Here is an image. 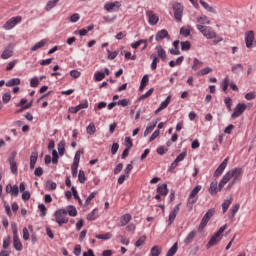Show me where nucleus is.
<instances>
[{
  "label": "nucleus",
  "mask_w": 256,
  "mask_h": 256,
  "mask_svg": "<svg viewBox=\"0 0 256 256\" xmlns=\"http://www.w3.org/2000/svg\"><path fill=\"white\" fill-rule=\"evenodd\" d=\"M21 21H23V18L21 16L12 17L3 25V29H5L6 31H11V29H13L15 25L21 23Z\"/></svg>",
  "instance_id": "obj_8"
},
{
  "label": "nucleus",
  "mask_w": 256,
  "mask_h": 256,
  "mask_svg": "<svg viewBox=\"0 0 256 256\" xmlns=\"http://www.w3.org/2000/svg\"><path fill=\"white\" fill-rule=\"evenodd\" d=\"M86 131H87L88 135H95V132L97 131V128H95V124L90 123L87 126Z\"/></svg>",
  "instance_id": "obj_40"
},
{
  "label": "nucleus",
  "mask_w": 256,
  "mask_h": 256,
  "mask_svg": "<svg viewBox=\"0 0 256 256\" xmlns=\"http://www.w3.org/2000/svg\"><path fill=\"white\" fill-rule=\"evenodd\" d=\"M79 19H81V16L79 15V13H75L70 17V23H77Z\"/></svg>",
  "instance_id": "obj_62"
},
{
  "label": "nucleus",
  "mask_w": 256,
  "mask_h": 256,
  "mask_svg": "<svg viewBox=\"0 0 256 256\" xmlns=\"http://www.w3.org/2000/svg\"><path fill=\"white\" fill-rule=\"evenodd\" d=\"M13 247L16 251H23V243H21L19 236L13 237Z\"/></svg>",
  "instance_id": "obj_20"
},
{
  "label": "nucleus",
  "mask_w": 256,
  "mask_h": 256,
  "mask_svg": "<svg viewBox=\"0 0 256 256\" xmlns=\"http://www.w3.org/2000/svg\"><path fill=\"white\" fill-rule=\"evenodd\" d=\"M253 41H255V32L253 31L246 32L245 43L248 49H251V47H253Z\"/></svg>",
  "instance_id": "obj_15"
},
{
  "label": "nucleus",
  "mask_w": 256,
  "mask_h": 256,
  "mask_svg": "<svg viewBox=\"0 0 256 256\" xmlns=\"http://www.w3.org/2000/svg\"><path fill=\"white\" fill-rule=\"evenodd\" d=\"M163 251V248L161 246H153L151 249H150V254L149 256H159L161 255Z\"/></svg>",
  "instance_id": "obj_24"
},
{
  "label": "nucleus",
  "mask_w": 256,
  "mask_h": 256,
  "mask_svg": "<svg viewBox=\"0 0 256 256\" xmlns=\"http://www.w3.org/2000/svg\"><path fill=\"white\" fill-rule=\"evenodd\" d=\"M70 76L73 79H79L81 77V73L79 72V70H71L70 71Z\"/></svg>",
  "instance_id": "obj_59"
},
{
  "label": "nucleus",
  "mask_w": 256,
  "mask_h": 256,
  "mask_svg": "<svg viewBox=\"0 0 256 256\" xmlns=\"http://www.w3.org/2000/svg\"><path fill=\"white\" fill-rule=\"evenodd\" d=\"M211 71H213V69H211L210 67H206L204 69H201L197 75H209V73H211Z\"/></svg>",
  "instance_id": "obj_56"
},
{
  "label": "nucleus",
  "mask_w": 256,
  "mask_h": 256,
  "mask_svg": "<svg viewBox=\"0 0 256 256\" xmlns=\"http://www.w3.org/2000/svg\"><path fill=\"white\" fill-rule=\"evenodd\" d=\"M201 67H203V62L197 58H194L192 65L193 71H197V69H201Z\"/></svg>",
  "instance_id": "obj_38"
},
{
  "label": "nucleus",
  "mask_w": 256,
  "mask_h": 256,
  "mask_svg": "<svg viewBox=\"0 0 256 256\" xmlns=\"http://www.w3.org/2000/svg\"><path fill=\"white\" fill-rule=\"evenodd\" d=\"M17 63H19V60H13L9 62L6 66V71H13V68L15 67V65H17Z\"/></svg>",
  "instance_id": "obj_52"
},
{
  "label": "nucleus",
  "mask_w": 256,
  "mask_h": 256,
  "mask_svg": "<svg viewBox=\"0 0 256 256\" xmlns=\"http://www.w3.org/2000/svg\"><path fill=\"white\" fill-rule=\"evenodd\" d=\"M231 71H232V73H235V74L241 73V71H243V65L235 64L232 66Z\"/></svg>",
  "instance_id": "obj_41"
},
{
  "label": "nucleus",
  "mask_w": 256,
  "mask_h": 256,
  "mask_svg": "<svg viewBox=\"0 0 256 256\" xmlns=\"http://www.w3.org/2000/svg\"><path fill=\"white\" fill-rule=\"evenodd\" d=\"M39 155L37 152H32L30 156V169H35V163H37Z\"/></svg>",
  "instance_id": "obj_29"
},
{
  "label": "nucleus",
  "mask_w": 256,
  "mask_h": 256,
  "mask_svg": "<svg viewBox=\"0 0 256 256\" xmlns=\"http://www.w3.org/2000/svg\"><path fill=\"white\" fill-rule=\"evenodd\" d=\"M39 86V78L34 77L30 80V87H38Z\"/></svg>",
  "instance_id": "obj_61"
},
{
  "label": "nucleus",
  "mask_w": 256,
  "mask_h": 256,
  "mask_svg": "<svg viewBox=\"0 0 256 256\" xmlns=\"http://www.w3.org/2000/svg\"><path fill=\"white\" fill-rule=\"evenodd\" d=\"M15 85H21V79L13 78L6 82V87H15Z\"/></svg>",
  "instance_id": "obj_36"
},
{
  "label": "nucleus",
  "mask_w": 256,
  "mask_h": 256,
  "mask_svg": "<svg viewBox=\"0 0 256 256\" xmlns=\"http://www.w3.org/2000/svg\"><path fill=\"white\" fill-rule=\"evenodd\" d=\"M95 237L96 239H102V241H108V239L113 237V234L111 232H107L105 234H98Z\"/></svg>",
  "instance_id": "obj_35"
},
{
  "label": "nucleus",
  "mask_w": 256,
  "mask_h": 256,
  "mask_svg": "<svg viewBox=\"0 0 256 256\" xmlns=\"http://www.w3.org/2000/svg\"><path fill=\"white\" fill-rule=\"evenodd\" d=\"M180 35H183V37H189L191 35V26L182 27L180 29Z\"/></svg>",
  "instance_id": "obj_37"
},
{
  "label": "nucleus",
  "mask_w": 256,
  "mask_h": 256,
  "mask_svg": "<svg viewBox=\"0 0 256 256\" xmlns=\"http://www.w3.org/2000/svg\"><path fill=\"white\" fill-rule=\"evenodd\" d=\"M99 217V212L97 211V208L92 210L88 215H87V220L88 221H95Z\"/></svg>",
  "instance_id": "obj_33"
},
{
  "label": "nucleus",
  "mask_w": 256,
  "mask_h": 256,
  "mask_svg": "<svg viewBox=\"0 0 256 256\" xmlns=\"http://www.w3.org/2000/svg\"><path fill=\"white\" fill-rule=\"evenodd\" d=\"M124 145L126 149H131V147H133V141L131 140V137L125 138Z\"/></svg>",
  "instance_id": "obj_57"
},
{
  "label": "nucleus",
  "mask_w": 256,
  "mask_h": 256,
  "mask_svg": "<svg viewBox=\"0 0 256 256\" xmlns=\"http://www.w3.org/2000/svg\"><path fill=\"white\" fill-rule=\"evenodd\" d=\"M224 103L229 111H231V107L233 105V100L230 97L225 98Z\"/></svg>",
  "instance_id": "obj_60"
},
{
  "label": "nucleus",
  "mask_w": 256,
  "mask_h": 256,
  "mask_svg": "<svg viewBox=\"0 0 256 256\" xmlns=\"http://www.w3.org/2000/svg\"><path fill=\"white\" fill-rule=\"evenodd\" d=\"M81 155H83V151L78 150V151L75 153L73 163H79V161H81Z\"/></svg>",
  "instance_id": "obj_58"
},
{
  "label": "nucleus",
  "mask_w": 256,
  "mask_h": 256,
  "mask_svg": "<svg viewBox=\"0 0 256 256\" xmlns=\"http://www.w3.org/2000/svg\"><path fill=\"white\" fill-rule=\"evenodd\" d=\"M221 87L224 92H227V89H229V77L228 76L222 81Z\"/></svg>",
  "instance_id": "obj_49"
},
{
  "label": "nucleus",
  "mask_w": 256,
  "mask_h": 256,
  "mask_svg": "<svg viewBox=\"0 0 256 256\" xmlns=\"http://www.w3.org/2000/svg\"><path fill=\"white\" fill-rule=\"evenodd\" d=\"M38 209L40 210L41 217H45V215H47V207H45L44 204H39Z\"/></svg>",
  "instance_id": "obj_55"
},
{
  "label": "nucleus",
  "mask_w": 256,
  "mask_h": 256,
  "mask_svg": "<svg viewBox=\"0 0 256 256\" xmlns=\"http://www.w3.org/2000/svg\"><path fill=\"white\" fill-rule=\"evenodd\" d=\"M145 241H147L146 236H141L136 242H135V247H141L145 245Z\"/></svg>",
  "instance_id": "obj_45"
},
{
  "label": "nucleus",
  "mask_w": 256,
  "mask_h": 256,
  "mask_svg": "<svg viewBox=\"0 0 256 256\" xmlns=\"http://www.w3.org/2000/svg\"><path fill=\"white\" fill-rule=\"evenodd\" d=\"M153 91H154L153 88L149 89L145 94L141 95L138 100L143 101V99H147L148 97H151L153 95Z\"/></svg>",
  "instance_id": "obj_47"
},
{
  "label": "nucleus",
  "mask_w": 256,
  "mask_h": 256,
  "mask_svg": "<svg viewBox=\"0 0 256 256\" xmlns=\"http://www.w3.org/2000/svg\"><path fill=\"white\" fill-rule=\"evenodd\" d=\"M47 45V39H42L40 42H37L34 46L30 48L31 51H38Z\"/></svg>",
  "instance_id": "obj_26"
},
{
  "label": "nucleus",
  "mask_w": 256,
  "mask_h": 256,
  "mask_svg": "<svg viewBox=\"0 0 256 256\" xmlns=\"http://www.w3.org/2000/svg\"><path fill=\"white\" fill-rule=\"evenodd\" d=\"M156 51H157V53H158V57H159L162 61H166V60H167V52L165 51V49H163V47L157 46V47H156Z\"/></svg>",
  "instance_id": "obj_22"
},
{
  "label": "nucleus",
  "mask_w": 256,
  "mask_h": 256,
  "mask_svg": "<svg viewBox=\"0 0 256 256\" xmlns=\"http://www.w3.org/2000/svg\"><path fill=\"white\" fill-rule=\"evenodd\" d=\"M131 219H133V217L131 216V214L126 213L124 215H122L120 217V227H125V225L129 224L131 222Z\"/></svg>",
  "instance_id": "obj_17"
},
{
  "label": "nucleus",
  "mask_w": 256,
  "mask_h": 256,
  "mask_svg": "<svg viewBox=\"0 0 256 256\" xmlns=\"http://www.w3.org/2000/svg\"><path fill=\"white\" fill-rule=\"evenodd\" d=\"M167 37H169V32L167 30L163 29V30L158 31L155 39H156V41H161L162 39H165Z\"/></svg>",
  "instance_id": "obj_25"
},
{
  "label": "nucleus",
  "mask_w": 256,
  "mask_h": 256,
  "mask_svg": "<svg viewBox=\"0 0 256 256\" xmlns=\"http://www.w3.org/2000/svg\"><path fill=\"white\" fill-rule=\"evenodd\" d=\"M104 9L109 13H111V11H119V9H121V2L119 1L108 2L104 5Z\"/></svg>",
  "instance_id": "obj_11"
},
{
  "label": "nucleus",
  "mask_w": 256,
  "mask_h": 256,
  "mask_svg": "<svg viewBox=\"0 0 256 256\" xmlns=\"http://www.w3.org/2000/svg\"><path fill=\"white\" fill-rule=\"evenodd\" d=\"M200 5H202L206 11H209V13H215V9L207 2H205V0H200Z\"/></svg>",
  "instance_id": "obj_39"
},
{
  "label": "nucleus",
  "mask_w": 256,
  "mask_h": 256,
  "mask_svg": "<svg viewBox=\"0 0 256 256\" xmlns=\"http://www.w3.org/2000/svg\"><path fill=\"white\" fill-rule=\"evenodd\" d=\"M222 189H219V184L217 185V181H213L210 184V188H209V193L212 196L217 195V193H219V191H221Z\"/></svg>",
  "instance_id": "obj_18"
},
{
  "label": "nucleus",
  "mask_w": 256,
  "mask_h": 256,
  "mask_svg": "<svg viewBox=\"0 0 256 256\" xmlns=\"http://www.w3.org/2000/svg\"><path fill=\"white\" fill-rule=\"evenodd\" d=\"M197 237V230H192L184 239L185 245H189V243H193V240Z\"/></svg>",
  "instance_id": "obj_21"
},
{
  "label": "nucleus",
  "mask_w": 256,
  "mask_h": 256,
  "mask_svg": "<svg viewBox=\"0 0 256 256\" xmlns=\"http://www.w3.org/2000/svg\"><path fill=\"white\" fill-rule=\"evenodd\" d=\"M213 215H215V209H210L206 212V214L203 216L200 222V225L198 227L199 233H201V231H203L205 227H207V223L211 221V217H213Z\"/></svg>",
  "instance_id": "obj_6"
},
{
  "label": "nucleus",
  "mask_w": 256,
  "mask_h": 256,
  "mask_svg": "<svg viewBox=\"0 0 256 256\" xmlns=\"http://www.w3.org/2000/svg\"><path fill=\"white\" fill-rule=\"evenodd\" d=\"M198 25H211V21L209 20V18L205 15H202L200 16L198 19H197Z\"/></svg>",
  "instance_id": "obj_34"
},
{
  "label": "nucleus",
  "mask_w": 256,
  "mask_h": 256,
  "mask_svg": "<svg viewBox=\"0 0 256 256\" xmlns=\"http://www.w3.org/2000/svg\"><path fill=\"white\" fill-rule=\"evenodd\" d=\"M152 63H151V69L152 71H155V69H157V63H159V57L155 56V55H151Z\"/></svg>",
  "instance_id": "obj_42"
},
{
  "label": "nucleus",
  "mask_w": 256,
  "mask_h": 256,
  "mask_svg": "<svg viewBox=\"0 0 256 256\" xmlns=\"http://www.w3.org/2000/svg\"><path fill=\"white\" fill-rule=\"evenodd\" d=\"M247 109V104L239 103L234 109V112L232 113L231 117L232 119H237V117H241L242 113H245Z\"/></svg>",
  "instance_id": "obj_9"
},
{
  "label": "nucleus",
  "mask_w": 256,
  "mask_h": 256,
  "mask_svg": "<svg viewBox=\"0 0 256 256\" xmlns=\"http://www.w3.org/2000/svg\"><path fill=\"white\" fill-rule=\"evenodd\" d=\"M181 204L176 205L169 213L168 217V225H173L175 219L177 218V215L179 214Z\"/></svg>",
  "instance_id": "obj_10"
},
{
  "label": "nucleus",
  "mask_w": 256,
  "mask_h": 256,
  "mask_svg": "<svg viewBox=\"0 0 256 256\" xmlns=\"http://www.w3.org/2000/svg\"><path fill=\"white\" fill-rule=\"evenodd\" d=\"M146 16L148 17L149 25H157L159 23V15L153 12V10L147 11Z\"/></svg>",
  "instance_id": "obj_13"
},
{
  "label": "nucleus",
  "mask_w": 256,
  "mask_h": 256,
  "mask_svg": "<svg viewBox=\"0 0 256 256\" xmlns=\"http://www.w3.org/2000/svg\"><path fill=\"white\" fill-rule=\"evenodd\" d=\"M107 53H108V59L110 61H113V59H115L117 57V55H119V50L111 52V50L107 49Z\"/></svg>",
  "instance_id": "obj_46"
},
{
  "label": "nucleus",
  "mask_w": 256,
  "mask_h": 256,
  "mask_svg": "<svg viewBox=\"0 0 256 256\" xmlns=\"http://www.w3.org/2000/svg\"><path fill=\"white\" fill-rule=\"evenodd\" d=\"M227 229V224H224L219 228V230L212 235L209 242L207 243L206 247L207 249H211V247H215L219 241L223 239V233H225V230Z\"/></svg>",
  "instance_id": "obj_2"
},
{
  "label": "nucleus",
  "mask_w": 256,
  "mask_h": 256,
  "mask_svg": "<svg viewBox=\"0 0 256 256\" xmlns=\"http://www.w3.org/2000/svg\"><path fill=\"white\" fill-rule=\"evenodd\" d=\"M55 221L58 223L59 227L66 225L69 223V217H67V210L65 209H58L54 213Z\"/></svg>",
  "instance_id": "obj_4"
},
{
  "label": "nucleus",
  "mask_w": 256,
  "mask_h": 256,
  "mask_svg": "<svg viewBox=\"0 0 256 256\" xmlns=\"http://www.w3.org/2000/svg\"><path fill=\"white\" fill-rule=\"evenodd\" d=\"M155 127H157V122L149 123L148 126L146 127L145 131H144V137H147V135L152 133L153 129H155Z\"/></svg>",
  "instance_id": "obj_28"
},
{
  "label": "nucleus",
  "mask_w": 256,
  "mask_h": 256,
  "mask_svg": "<svg viewBox=\"0 0 256 256\" xmlns=\"http://www.w3.org/2000/svg\"><path fill=\"white\" fill-rule=\"evenodd\" d=\"M242 177H243V168H233L223 176V178L219 182V189L220 190L223 189V187H225V185H227L229 181L232 180L231 183H229L228 185V189H231V187L234 186L237 183V181L242 179Z\"/></svg>",
  "instance_id": "obj_1"
},
{
  "label": "nucleus",
  "mask_w": 256,
  "mask_h": 256,
  "mask_svg": "<svg viewBox=\"0 0 256 256\" xmlns=\"http://www.w3.org/2000/svg\"><path fill=\"white\" fill-rule=\"evenodd\" d=\"M10 195H13V197H19V186L17 185L12 186L10 190Z\"/></svg>",
  "instance_id": "obj_48"
},
{
  "label": "nucleus",
  "mask_w": 256,
  "mask_h": 256,
  "mask_svg": "<svg viewBox=\"0 0 256 256\" xmlns=\"http://www.w3.org/2000/svg\"><path fill=\"white\" fill-rule=\"evenodd\" d=\"M67 215L70 217H77V208L75 206L70 205L66 207Z\"/></svg>",
  "instance_id": "obj_31"
},
{
  "label": "nucleus",
  "mask_w": 256,
  "mask_h": 256,
  "mask_svg": "<svg viewBox=\"0 0 256 256\" xmlns=\"http://www.w3.org/2000/svg\"><path fill=\"white\" fill-rule=\"evenodd\" d=\"M78 180H79V183H82V184L85 183V181H87V178L85 177V171L83 170L79 171Z\"/></svg>",
  "instance_id": "obj_51"
},
{
  "label": "nucleus",
  "mask_w": 256,
  "mask_h": 256,
  "mask_svg": "<svg viewBox=\"0 0 256 256\" xmlns=\"http://www.w3.org/2000/svg\"><path fill=\"white\" fill-rule=\"evenodd\" d=\"M120 107H127L129 105V99H122L117 102Z\"/></svg>",
  "instance_id": "obj_64"
},
{
  "label": "nucleus",
  "mask_w": 256,
  "mask_h": 256,
  "mask_svg": "<svg viewBox=\"0 0 256 256\" xmlns=\"http://www.w3.org/2000/svg\"><path fill=\"white\" fill-rule=\"evenodd\" d=\"M157 193L165 197V195L169 193V190L167 189V184H159L157 187Z\"/></svg>",
  "instance_id": "obj_23"
},
{
  "label": "nucleus",
  "mask_w": 256,
  "mask_h": 256,
  "mask_svg": "<svg viewBox=\"0 0 256 256\" xmlns=\"http://www.w3.org/2000/svg\"><path fill=\"white\" fill-rule=\"evenodd\" d=\"M13 44H9L1 54V59H9L13 57Z\"/></svg>",
  "instance_id": "obj_16"
},
{
  "label": "nucleus",
  "mask_w": 256,
  "mask_h": 256,
  "mask_svg": "<svg viewBox=\"0 0 256 256\" xmlns=\"http://www.w3.org/2000/svg\"><path fill=\"white\" fill-rule=\"evenodd\" d=\"M171 103V96H168L165 101L161 102L159 108L155 111V113H161L163 109H167L169 107V104Z\"/></svg>",
  "instance_id": "obj_19"
},
{
  "label": "nucleus",
  "mask_w": 256,
  "mask_h": 256,
  "mask_svg": "<svg viewBox=\"0 0 256 256\" xmlns=\"http://www.w3.org/2000/svg\"><path fill=\"white\" fill-rule=\"evenodd\" d=\"M79 111H81V109H88L89 108V101L87 100H83L79 105H77Z\"/></svg>",
  "instance_id": "obj_54"
},
{
  "label": "nucleus",
  "mask_w": 256,
  "mask_h": 256,
  "mask_svg": "<svg viewBox=\"0 0 256 256\" xmlns=\"http://www.w3.org/2000/svg\"><path fill=\"white\" fill-rule=\"evenodd\" d=\"M203 187L201 185H197L196 187L193 188V190L190 192L188 200H187V207L189 209H193V205L197 203L199 199V191H201Z\"/></svg>",
  "instance_id": "obj_3"
},
{
  "label": "nucleus",
  "mask_w": 256,
  "mask_h": 256,
  "mask_svg": "<svg viewBox=\"0 0 256 256\" xmlns=\"http://www.w3.org/2000/svg\"><path fill=\"white\" fill-rule=\"evenodd\" d=\"M15 157H17V152H12L11 156L9 157L10 169L13 175H17L18 173L17 162L15 161Z\"/></svg>",
  "instance_id": "obj_14"
},
{
  "label": "nucleus",
  "mask_w": 256,
  "mask_h": 256,
  "mask_svg": "<svg viewBox=\"0 0 256 256\" xmlns=\"http://www.w3.org/2000/svg\"><path fill=\"white\" fill-rule=\"evenodd\" d=\"M94 197H97V192H92L86 199L85 205H89Z\"/></svg>",
  "instance_id": "obj_63"
},
{
  "label": "nucleus",
  "mask_w": 256,
  "mask_h": 256,
  "mask_svg": "<svg viewBox=\"0 0 256 256\" xmlns=\"http://www.w3.org/2000/svg\"><path fill=\"white\" fill-rule=\"evenodd\" d=\"M61 0H49L46 4L45 10L51 11V9H54V7H57V3H59Z\"/></svg>",
  "instance_id": "obj_32"
},
{
  "label": "nucleus",
  "mask_w": 256,
  "mask_h": 256,
  "mask_svg": "<svg viewBox=\"0 0 256 256\" xmlns=\"http://www.w3.org/2000/svg\"><path fill=\"white\" fill-rule=\"evenodd\" d=\"M241 205L240 204H235L234 206L231 207L230 209V215L228 216L229 219H235V215H237Z\"/></svg>",
  "instance_id": "obj_27"
},
{
  "label": "nucleus",
  "mask_w": 256,
  "mask_h": 256,
  "mask_svg": "<svg viewBox=\"0 0 256 256\" xmlns=\"http://www.w3.org/2000/svg\"><path fill=\"white\" fill-rule=\"evenodd\" d=\"M172 9L174 11V19L178 23H181V21H183V11H184L183 6L181 5V3L176 2L172 5Z\"/></svg>",
  "instance_id": "obj_7"
},
{
  "label": "nucleus",
  "mask_w": 256,
  "mask_h": 256,
  "mask_svg": "<svg viewBox=\"0 0 256 256\" xmlns=\"http://www.w3.org/2000/svg\"><path fill=\"white\" fill-rule=\"evenodd\" d=\"M228 163H229V157L225 158L223 162L218 166V168L214 172V177H221V175H223V171L227 169Z\"/></svg>",
  "instance_id": "obj_12"
},
{
  "label": "nucleus",
  "mask_w": 256,
  "mask_h": 256,
  "mask_svg": "<svg viewBox=\"0 0 256 256\" xmlns=\"http://www.w3.org/2000/svg\"><path fill=\"white\" fill-rule=\"evenodd\" d=\"M103 79H105V73L103 72H95L94 74V80L99 82V81H103Z\"/></svg>",
  "instance_id": "obj_44"
},
{
  "label": "nucleus",
  "mask_w": 256,
  "mask_h": 256,
  "mask_svg": "<svg viewBox=\"0 0 256 256\" xmlns=\"http://www.w3.org/2000/svg\"><path fill=\"white\" fill-rule=\"evenodd\" d=\"M196 27L198 31H200V33L206 37V39H215V37H217V33H215L211 27L203 25H197Z\"/></svg>",
  "instance_id": "obj_5"
},
{
  "label": "nucleus",
  "mask_w": 256,
  "mask_h": 256,
  "mask_svg": "<svg viewBox=\"0 0 256 256\" xmlns=\"http://www.w3.org/2000/svg\"><path fill=\"white\" fill-rule=\"evenodd\" d=\"M181 49L182 51H189V49H191V42L189 41L181 42Z\"/></svg>",
  "instance_id": "obj_53"
},
{
  "label": "nucleus",
  "mask_w": 256,
  "mask_h": 256,
  "mask_svg": "<svg viewBox=\"0 0 256 256\" xmlns=\"http://www.w3.org/2000/svg\"><path fill=\"white\" fill-rule=\"evenodd\" d=\"M232 203H233V198L232 197H230V199L224 200V202L222 203L223 213H227V210L229 209V207L231 206Z\"/></svg>",
  "instance_id": "obj_30"
},
{
  "label": "nucleus",
  "mask_w": 256,
  "mask_h": 256,
  "mask_svg": "<svg viewBox=\"0 0 256 256\" xmlns=\"http://www.w3.org/2000/svg\"><path fill=\"white\" fill-rule=\"evenodd\" d=\"M52 163L54 165H57V163H59V154L57 153V150L52 151Z\"/></svg>",
  "instance_id": "obj_50"
},
{
  "label": "nucleus",
  "mask_w": 256,
  "mask_h": 256,
  "mask_svg": "<svg viewBox=\"0 0 256 256\" xmlns=\"http://www.w3.org/2000/svg\"><path fill=\"white\" fill-rule=\"evenodd\" d=\"M58 153L63 156L65 154V141H60L58 143Z\"/></svg>",
  "instance_id": "obj_43"
}]
</instances>
